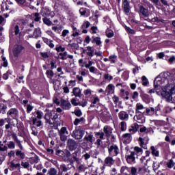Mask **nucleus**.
Segmentation results:
<instances>
[{
  "mask_svg": "<svg viewBox=\"0 0 175 175\" xmlns=\"http://www.w3.org/2000/svg\"><path fill=\"white\" fill-rule=\"evenodd\" d=\"M161 96H163L169 102L172 101L173 99L172 95L175 94V88L174 87L165 86L163 91L161 92Z\"/></svg>",
  "mask_w": 175,
  "mask_h": 175,
  "instance_id": "obj_1",
  "label": "nucleus"
},
{
  "mask_svg": "<svg viewBox=\"0 0 175 175\" xmlns=\"http://www.w3.org/2000/svg\"><path fill=\"white\" fill-rule=\"evenodd\" d=\"M40 14L42 17H51V18L55 16V12L52 11L50 7L48 6L43 7L41 9Z\"/></svg>",
  "mask_w": 175,
  "mask_h": 175,
  "instance_id": "obj_2",
  "label": "nucleus"
},
{
  "mask_svg": "<svg viewBox=\"0 0 175 175\" xmlns=\"http://www.w3.org/2000/svg\"><path fill=\"white\" fill-rule=\"evenodd\" d=\"M84 133H85V131L81 129V128L78 127L73 131L71 136L75 139V140H81V139H83V136H84Z\"/></svg>",
  "mask_w": 175,
  "mask_h": 175,
  "instance_id": "obj_3",
  "label": "nucleus"
},
{
  "mask_svg": "<svg viewBox=\"0 0 175 175\" xmlns=\"http://www.w3.org/2000/svg\"><path fill=\"white\" fill-rule=\"evenodd\" d=\"M59 136L60 137L61 142H66L68 140V135L69 132L66 127H62L60 130L58 131Z\"/></svg>",
  "mask_w": 175,
  "mask_h": 175,
  "instance_id": "obj_4",
  "label": "nucleus"
},
{
  "mask_svg": "<svg viewBox=\"0 0 175 175\" xmlns=\"http://www.w3.org/2000/svg\"><path fill=\"white\" fill-rule=\"evenodd\" d=\"M67 147L70 151H75L79 147V144L74 139L69 138L67 140Z\"/></svg>",
  "mask_w": 175,
  "mask_h": 175,
  "instance_id": "obj_5",
  "label": "nucleus"
},
{
  "mask_svg": "<svg viewBox=\"0 0 175 175\" xmlns=\"http://www.w3.org/2000/svg\"><path fill=\"white\" fill-rule=\"evenodd\" d=\"M23 27H22L21 30L20 26H18V25H16L13 29L15 36H18L19 38H23V36H24V35H25V31H23Z\"/></svg>",
  "mask_w": 175,
  "mask_h": 175,
  "instance_id": "obj_6",
  "label": "nucleus"
},
{
  "mask_svg": "<svg viewBox=\"0 0 175 175\" xmlns=\"http://www.w3.org/2000/svg\"><path fill=\"white\" fill-rule=\"evenodd\" d=\"M23 49H24V47H23V45L15 44L13 48V54H14V57H18V55H20V53H21V51H23Z\"/></svg>",
  "mask_w": 175,
  "mask_h": 175,
  "instance_id": "obj_7",
  "label": "nucleus"
},
{
  "mask_svg": "<svg viewBox=\"0 0 175 175\" xmlns=\"http://www.w3.org/2000/svg\"><path fill=\"white\" fill-rule=\"evenodd\" d=\"M122 8L124 13L131 12V3L128 0H122Z\"/></svg>",
  "mask_w": 175,
  "mask_h": 175,
  "instance_id": "obj_8",
  "label": "nucleus"
},
{
  "mask_svg": "<svg viewBox=\"0 0 175 175\" xmlns=\"http://www.w3.org/2000/svg\"><path fill=\"white\" fill-rule=\"evenodd\" d=\"M54 114V111L46 113L44 116V120H46V123L49 124V125H53L51 120H53V116Z\"/></svg>",
  "mask_w": 175,
  "mask_h": 175,
  "instance_id": "obj_9",
  "label": "nucleus"
},
{
  "mask_svg": "<svg viewBox=\"0 0 175 175\" xmlns=\"http://www.w3.org/2000/svg\"><path fill=\"white\" fill-rule=\"evenodd\" d=\"M136 158L135 157V152H131L129 155L126 156V161L127 163L132 165V163H135Z\"/></svg>",
  "mask_w": 175,
  "mask_h": 175,
  "instance_id": "obj_10",
  "label": "nucleus"
},
{
  "mask_svg": "<svg viewBox=\"0 0 175 175\" xmlns=\"http://www.w3.org/2000/svg\"><path fill=\"white\" fill-rule=\"evenodd\" d=\"M7 115L10 116V117H12L14 120L18 116V111L16 108H12L8 111Z\"/></svg>",
  "mask_w": 175,
  "mask_h": 175,
  "instance_id": "obj_11",
  "label": "nucleus"
},
{
  "mask_svg": "<svg viewBox=\"0 0 175 175\" xmlns=\"http://www.w3.org/2000/svg\"><path fill=\"white\" fill-rule=\"evenodd\" d=\"M139 13L144 16V17L147 18L150 16V13L148 12V9L144 8V5H139Z\"/></svg>",
  "mask_w": 175,
  "mask_h": 175,
  "instance_id": "obj_12",
  "label": "nucleus"
},
{
  "mask_svg": "<svg viewBox=\"0 0 175 175\" xmlns=\"http://www.w3.org/2000/svg\"><path fill=\"white\" fill-rule=\"evenodd\" d=\"M61 106L64 110H69L70 109L72 104L69 101H66V100H61Z\"/></svg>",
  "mask_w": 175,
  "mask_h": 175,
  "instance_id": "obj_13",
  "label": "nucleus"
},
{
  "mask_svg": "<svg viewBox=\"0 0 175 175\" xmlns=\"http://www.w3.org/2000/svg\"><path fill=\"white\" fill-rule=\"evenodd\" d=\"M159 23H162L163 24H165V20L158 18V16H155L153 18L151 19V24L152 25H155V24Z\"/></svg>",
  "mask_w": 175,
  "mask_h": 175,
  "instance_id": "obj_14",
  "label": "nucleus"
},
{
  "mask_svg": "<svg viewBox=\"0 0 175 175\" xmlns=\"http://www.w3.org/2000/svg\"><path fill=\"white\" fill-rule=\"evenodd\" d=\"M72 94L76 97L81 98V90L79 88H74L72 90Z\"/></svg>",
  "mask_w": 175,
  "mask_h": 175,
  "instance_id": "obj_15",
  "label": "nucleus"
},
{
  "mask_svg": "<svg viewBox=\"0 0 175 175\" xmlns=\"http://www.w3.org/2000/svg\"><path fill=\"white\" fill-rule=\"evenodd\" d=\"M96 136H99V139H97L96 141V144L97 146L99 147V146H100V143L102 142V139H103V137L105 136V133H100V132H98L96 133Z\"/></svg>",
  "mask_w": 175,
  "mask_h": 175,
  "instance_id": "obj_16",
  "label": "nucleus"
},
{
  "mask_svg": "<svg viewBox=\"0 0 175 175\" xmlns=\"http://www.w3.org/2000/svg\"><path fill=\"white\" fill-rule=\"evenodd\" d=\"M129 117V115H128V113H126V112L125 111H120L119 113V118L122 121H124V120H128Z\"/></svg>",
  "mask_w": 175,
  "mask_h": 175,
  "instance_id": "obj_17",
  "label": "nucleus"
},
{
  "mask_svg": "<svg viewBox=\"0 0 175 175\" xmlns=\"http://www.w3.org/2000/svg\"><path fill=\"white\" fill-rule=\"evenodd\" d=\"M41 33H42V30L40 29V28L39 27L36 28L33 33V38H35V39H38V38L40 36Z\"/></svg>",
  "mask_w": 175,
  "mask_h": 175,
  "instance_id": "obj_18",
  "label": "nucleus"
},
{
  "mask_svg": "<svg viewBox=\"0 0 175 175\" xmlns=\"http://www.w3.org/2000/svg\"><path fill=\"white\" fill-rule=\"evenodd\" d=\"M113 151L115 155H118V147H117V146H116V145L111 146L109 148V154H111V152H113Z\"/></svg>",
  "mask_w": 175,
  "mask_h": 175,
  "instance_id": "obj_19",
  "label": "nucleus"
},
{
  "mask_svg": "<svg viewBox=\"0 0 175 175\" xmlns=\"http://www.w3.org/2000/svg\"><path fill=\"white\" fill-rule=\"evenodd\" d=\"M161 84H162V81L158 79V78H156L154 81V90H159V88L161 87Z\"/></svg>",
  "mask_w": 175,
  "mask_h": 175,
  "instance_id": "obj_20",
  "label": "nucleus"
},
{
  "mask_svg": "<svg viewBox=\"0 0 175 175\" xmlns=\"http://www.w3.org/2000/svg\"><path fill=\"white\" fill-rule=\"evenodd\" d=\"M47 17L48 16H44V18H42V21H43L44 24H45V25H47L48 27L54 25V24H53V22H51V21H50V18H49Z\"/></svg>",
  "mask_w": 175,
  "mask_h": 175,
  "instance_id": "obj_21",
  "label": "nucleus"
},
{
  "mask_svg": "<svg viewBox=\"0 0 175 175\" xmlns=\"http://www.w3.org/2000/svg\"><path fill=\"white\" fill-rule=\"evenodd\" d=\"M94 53H95V49L91 46L87 47V55L89 57H94Z\"/></svg>",
  "mask_w": 175,
  "mask_h": 175,
  "instance_id": "obj_22",
  "label": "nucleus"
},
{
  "mask_svg": "<svg viewBox=\"0 0 175 175\" xmlns=\"http://www.w3.org/2000/svg\"><path fill=\"white\" fill-rule=\"evenodd\" d=\"M83 140L84 142H88L89 143H94V135L91 134L85 135Z\"/></svg>",
  "mask_w": 175,
  "mask_h": 175,
  "instance_id": "obj_23",
  "label": "nucleus"
},
{
  "mask_svg": "<svg viewBox=\"0 0 175 175\" xmlns=\"http://www.w3.org/2000/svg\"><path fill=\"white\" fill-rule=\"evenodd\" d=\"M139 129V124L137 123H134L133 125L131 126V129H129V132H133V133H135V132H137Z\"/></svg>",
  "mask_w": 175,
  "mask_h": 175,
  "instance_id": "obj_24",
  "label": "nucleus"
},
{
  "mask_svg": "<svg viewBox=\"0 0 175 175\" xmlns=\"http://www.w3.org/2000/svg\"><path fill=\"white\" fill-rule=\"evenodd\" d=\"M134 120H135V121H137V122H138L139 124H144V122H146V120L142 119L141 116H135Z\"/></svg>",
  "mask_w": 175,
  "mask_h": 175,
  "instance_id": "obj_25",
  "label": "nucleus"
},
{
  "mask_svg": "<svg viewBox=\"0 0 175 175\" xmlns=\"http://www.w3.org/2000/svg\"><path fill=\"white\" fill-rule=\"evenodd\" d=\"M105 33L107 38H113L114 36V31L109 28L106 30Z\"/></svg>",
  "mask_w": 175,
  "mask_h": 175,
  "instance_id": "obj_26",
  "label": "nucleus"
},
{
  "mask_svg": "<svg viewBox=\"0 0 175 175\" xmlns=\"http://www.w3.org/2000/svg\"><path fill=\"white\" fill-rule=\"evenodd\" d=\"M16 157H19L21 159H24V158H25V154L21 152V150H16Z\"/></svg>",
  "mask_w": 175,
  "mask_h": 175,
  "instance_id": "obj_27",
  "label": "nucleus"
},
{
  "mask_svg": "<svg viewBox=\"0 0 175 175\" xmlns=\"http://www.w3.org/2000/svg\"><path fill=\"white\" fill-rule=\"evenodd\" d=\"M106 165H113L114 164V160L111 157H107L105 160Z\"/></svg>",
  "mask_w": 175,
  "mask_h": 175,
  "instance_id": "obj_28",
  "label": "nucleus"
},
{
  "mask_svg": "<svg viewBox=\"0 0 175 175\" xmlns=\"http://www.w3.org/2000/svg\"><path fill=\"white\" fill-rule=\"evenodd\" d=\"M126 31L127 32V33H131V35H135V33H136V31H135L134 29H131V27H128V26H125L124 27Z\"/></svg>",
  "mask_w": 175,
  "mask_h": 175,
  "instance_id": "obj_29",
  "label": "nucleus"
},
{
  "mask_svg": "<svg viewBox=\"0 0 175 175\" xmlns=\"http://www.w3.org/2000/svg\"><path fill=\"white\" fill-rule=\"evenodd\" d=\"M150 150L152 151V154L154 155V157H159V152L156 150L155 147L151 146Z\"/></svg>",
  "mask_w": 175,
  "mask_h": 175,
  "instance_id": "obj_30",
  "label": "nucleus"
},
{
  "mask_svg": "<svg viewBox=\"0 0 175 175\" xmlns=\"http://www.w3.org/2000/svg\"><path fill=\"white\" fill-rule=\"evenodd\" d=\"M92 43L93 44L96 43V44H101L102 42H100V38L99 37L93 38V40H92Z\"/></svg>",
  "mask_w": 175,
  "mask_h": 175,
  "instance_id": "obj_31",
  "label": "nucleus"
},
{
  "mask_svg": "<svg viewBox=\"0 0 175 175\" xmlns=\"http://www.w3.org/2000/svg\"><path fill=\"white\" fill-rule=\"evenodd\" d=\"M46 75H47L49 79L51 80L54 76V72H53V70H46Z\"/></svg>",
  "mask_w": 175,
  "mask_h": 175,
  "instance_id": "obj_32",
  "label": "nucleus"
},
{
  "mask_svg": "<svg viewBox=\"0 0 175 175\" xmlns=\"http://www.w3.org/2000/svg\"><path fill=\"white\" fill-rule=\"evenodd\" d=\"M79 13L81 16H85L87 14V8H81L79 9Z\"/></svg>",
  "mask_w": 175,
  "mask_h": 175,
  "instance_id": "obj_33",
  "label": "nucleus"
},
{
  "mask_svg": "<svg viewBox=\"0 0 175 175\" xmlns=\"http://www.w3.org/2000/svg\"><path fill=\"white\" fill-rule=\"evenodd\" d=\"M79 154V152L75 151L72 154V158H73L74 161H75V162H79V158H77V154Z\"/></svg>",
  "mask_w": 175,
  "mask_h": 175,
  "instance_id": "obj_34",
  "label": "nucleus"
},
{
  "mask_svg": "<svg viewBox=\"0 0 175 175\" xmlns=\"http://www.w3.org/2000/svg\"><path fill=\"white\" fill-rule=\"evenodd\" d=\"M82 121H84V118H76L74 121V125H79V122H82Z\"/></svg>",
  "mask_w": 175,
  "mask_h": 175,
  "instance_id": "obj_35",
  "label": "nucleus"
},
{
  "mask_svg": "<svg viewBox=\"0 0 175 175\" xmlns=\"http://www.w3.org/2000/svg\"><path fill=\"white\" fill-rule=\"evenodd\" d=\"M42 40L44 42L46 43V44H53V40H49L46 38H42Z\"/></svg>",
  "mask_w": 175,
  "mask_h": 175,
  "instance_id": "obj_36",
  "label": "nucleus"
},
{
  "mask_svg": "<svg viewBox=\"0 0 175 175\" xmlns=\"http://www.w3.org/2000/svg\"><path fill=\"white\" fill-rule=\"evenodd\" d=\"M34 17H35L34 21H36V23H38V21H40L41 17L39 16V13L38 12L34 13Z\"/></svg>",
  "mask_w": 175,
  "mask_h": 175,
  "instance_id": "obj_37",
  "label": "nucleus"
},
{
  "mask_svg": "<svg viewBox=\"0 0 175 175\" xmlns=\"http://www.w3.org/2000/svg\"><path fill=\"white\" fill-rule=\"evenodd\" d=\"M131 175H137V169L135 167H132L131 169Z\"/></svg>",
  "mask_w": 175,
  "mask_h": 175,
  "instance_id": "obj_38",
  "label": "nucleus"
},
{
  "mask_svg": "<svg viewBox=\"0 0 175 175\" xmlns=\"http://www.w3.org/2000/svg\"><path fill=\"white\" fill-rule=\"evenodd\" d=\"M142 79L143 81L142 85L144 86L147 85L148 84V79H147V77H146V76H143Z\"/></svg>",
  "mask_w": 175,
  "mask_h": 175,
  "instance_id": "obj_39",
  "label": "nucleus"
},
{
  "mask_svg": "<svg viewBox=\"0 0 175 175\" xmlns=\"http://www.w3.org/2000/svg\"><path fill=\"white\" fill-rule=\"evenodd\" d=\"M104 132L106 134V136L109 137L110 135H111V131H110L108 129L107 126H104Z\"/></svg>",
  "mask_w": 175,
  "mask_h": 175,
  "instance_id": "obj_40",
  "label": "nucleus"
},
{
  "mask_svg": "<svg viewBox=\"0 0 175 175\" xmlns=\"http://www.w3.org/2000/svg\"><path fill=\"white\" fill-rule=\"evenodd\" d=\"M74 113L75 114V116H77V117H81V116H83V113L80 109L75 110L74 111Z\"/></svg>",
  "mask_w": 175,
  "mask_h": 175,
  "instance_id": "obj_41",
  "label": "nucleus"
},
{
  "mask_svg": "<svg viewBox=\"0 0 175 175\" xmlns=\"http://www.w3.org/2000/svg\"><path fill=\"white\" fill-rule=\"evenodd\" d=\"M49 174L57 175V170H55V168H51L50 170L49 171Z\"/></svg>",
  "mask_w": 175,
  "mask_h": 175,
  "instance_id": "obj_42",
  "label": "nucleus"
},
{
  "mask_svg": "<svg viewBox=\"0 0 175 175\" xmlns=\"http://www.w3.org/2000/svg\"><path fill=\"white\" fill-rule=\"evenodd\" d=\"M120 126H121L120 129L122 131H124L126 129V123L125 122H121Z\"/></svg>",
  "mask_w": 175,
  "mask_h": 175,
  "instance_id": "obj_43",
  "label": "nucleus"
},
{
  "mask_svg": "<svg viewBox=\"0 0 175 175\" xmlns=\"http://www.w3.org/2000/svg\"><path fill=\"white\" fill-rule=\"evenodd\" d=\"M90 25H91V23H90V22L88 21H85V23H83V24L82 25V28H90Z\"/></svg>",
  "mask_w": 175,
  "mask_h": 175,
  "instance_id": "obj_44",
  "label": "nucleus"
},
{
  "mask_svg": "<svg viewBox=\"0 0 175 175\" xmlns=\"http://www.w3.org/2000/svg\"><path fill=\"white\" fill-rule=\"evenodd\" d=\"M56 155H58L59 157H65V153L64 151L58 150L56 152Z\"/></svg>",
  "mask_w": 175,
  "mask_h": 175,
  "instance_id": "obj_45",
  "label": "nucleus"
},
{
  "mask_svg": "<svg viewBox=\"0 0 175 175\" xmlns=\"http://www.w3.org/2000/svg\"><path fill=\"white\" fill-rule=\"evenodd\" d=\"M59 55H60V57H61V59H63V60H65V59H66V55H68V53H66V52H64V53H60L59 54Z\"/></svg>",
  "mask_w": 175,
  "mask_h": 175,
  "instance_id": "obj_46",
  "label": "nucleus"
},
{
  "mask_svg": "<svg viewBox=\"0 0 175 175\" xmlns=\"http://www.w3.org/2000/svg\"><path fill=\"white\" fill-rule=\"evenodd\" d=\"M60 169L62 170V172H68L69 170V168L66 167L65 164L61 165Z\"/></svg>",
  "mask_w": 175,
  "mask_h": 175,
  "instance_id": "obj_47",
  "label": "nucleus"
},
{
  "mask_svg": "<svg viewBox=\"0 0 175 175\" xmlns=\"http://www.w3.org/2000/svg\"><path fill=\"white\" fill-rule=\"evenodd\" d=\"M55 50L56 51H57V53H59V51H62V53H63V51H65V48L59 46L56 47Z\"/></svg>",
  "mask_w": 175,
  "mask_h": 175,
  "instance_id": "obj_48",
  "label": "nucleus"
},
{
  "mask_svg": "<svg viewBox=\"0 0 175 175\" xmlns=\"http://www.w3.org/2000/svg\"><path fill=\"white\" fill-rule=\"evenodd\" d=\"M167 166L170 169H172V167L174 166V163L173 162V160H170V162L167 163Z\"/></svg>",
  "mask_w": 175,
  "mask_h": 175,
  "instance_id": "obj_49",
  "label": "nucleus"
},
{
  "mask_svg": "<svg viewBox=\"0 0 175 175\" xmlns=\"http://www.w3.org/2000/svg\"><path fill=\"white\" fill-rule=\"evenodd\" d=\"M90 21H94V23H96V24H98V20L96 19V17H94V16H92L89 18Z\"/></svg>",
  "mask_w": 175,
  "mask_h": 175,
  "instance_id": "obj_50",
  "label": "nucleus"
},
{
  "mask_svg": "<svg viewBox=\"0 0 175 175\" xmlns=\"http://www.w3.org/2000/svg\"><path fill=\"white\" fill-rule=\"evenodd\" d=\"M152 167H153L154 172H156L157 169H159L160 165L159 164H157V163H153Z\"/></svg>",
  "mask_w": 175,
  "mask_h": 175,
  "instance_id": "obj_51",
  "label": "nucleus"
},
{
  "mask_svg": "<svg viewBox=\"0 0 175 175\" xmlns=\"http://www.w3.org/2000/svg\"><path fill=\"white\" fill-rule=\"evenodd\" d=\"M143 109H144V107L143 106V105L142 104H137L136 105V110H143Z\"/></svg>",
  "mask_w": 175,
  "mask_h": 175,
  "instance_id": "obj_52",
  "label": "nucleus"
},
{
  "mask_svg": "<svg viewBox=\"0 0 175 175\" xmlns=\"http://www.w3.org/2000/svg\"><path fill=\"white\" fill-rule=\"evenodd\" d=\"M21 165L23 166L25 169H27L29 167V162H22Z\"/></svg>",
  "mask_w": 175,
  "mask_h": 175,
  "instance_id": "obj_53",
  "label": "nucleus"
},
{
  "mask_svg": "<svg viewBox=\"0 0 175 175\" xmlns=\"http://www.w3.org/2000/svg\"><path fill=\"white\" fill-rule=\"evenodd\" d=\"M64 155H65V157H66V158H69V157H70V156L72 154H70V152L69 150H64Z\"/></svg>",
  "mask_w": 175,
  "mask_h": 175,
  "instance_id": "obj_54",
  "label": "nucleus"
},
{
  "mask_svg": "<svg viewBox=\"0 0 175 175\" xmlns=\"http://www.w3.org/2000/svg\"><path fill=\"white\" fill-rule=\"evenodd\" d=\"M10 167H15V169H17V167H20V163L14 164V163L12 162L10 164Z\"/></svg>",
  "mask_w": 175,
  "mask_h": 175,
  "instance_id": "obj_55",
  "label": "nucleus"
},
{
  "mask_svg": "<svg viewBox=\"0 0 175 175\" xmlns=\"http://www.w3.org/2000/svg\"><path fill=\"white\" fill-rule=\"evenodd\" d=\"M139 141L140 142L141 147H142L143 148H146V146H144V141L143 138L139 137Z\"/></svg>",
  "mask_w": 175,
  "mask_h": 175,
  "instance_id": "obj_56",
  "label": "nucleus"
},
{
  "mask_svg": "<svg viewBox=\"0 0 175 175\" xmlns=\"http://www.w3.org/2000/svg\"><path fill=\"white\" fill-rule=\"evenodd\" d=\"M15 144H14V142H10V143H9V144H8V148H14V147H15Z\"/></svg>",
  "mask_w": 175,
  "mask_h": 175,
  "instance_id": "obj_57",
  "label": "nucleus"
},
{
  "mask_svg": "<svg viewBox=\"0 0 175 175\" xmlns=\"http://www.w3.org/2000/svg\"><path fill=\"white\" fill-rule=\"evenodd\" d=\"M154 92H156L157 95H159V92L157 89H151L149 90V94H154Z\"/></svg>",
  "mask_w": 175,
  "mask_h": 175,
  "instance_id": "obj_58",
  "label": "nucleus"
},
{
  "mask_svg": "<svg viewBox=\"0 0 175 175\" xmlns=\"http://www.w3.org/2000/svg\"><path fill=\"white\" fill-rule=\"evenodd\" d=\"M68 32H69V30H68V29L63 30L62 36H63V38H65V36H66L68 35Z\"/></svg>",
  "mask_w": 175,
  "mask_h": 175,
  "instance_id": "obj_59",
  "label": "nucleus"
},
{
  "mask_svg": "<svg viewBox=\"0 0 175 175\" xmlns=\"http://www.w3.org/2000/svg\"><path fill=\"white\" fill-rule=\"evenodd\" d=\"M15 1L19 5H24V3H25V2H27L26 0H15Z\"/></svg>",
  "mask_w": 175,
  "mask_h": 175,
  "instance_id": "obj_60",
  "label": "nucleus"
},
{
  "mask_svg": "<svg viewBox=\"0 0 175 175\" xmlns=\"http://www.w3.org/2000/svg\"><path fill=\"white\" fill-rule=\"evenodd\" d=\"M107 90H109L108 93L110 94V92L113 91V85L111 84L108 85Z\"/></svg>",
  "mask_w": 175,
  "mask_h": 175,
  "instance_id": "obj_61",
  "label": "nucleus"
},
{
  "mask_svg": "<svg viewBox=\"0 0 175 175\" xmlns=\"http://www.w3.org/2000/svg\"><path fill=\"white\" fill-rule=\"evenodd\" d=\"M36 6H39L40 5H43L44 0H36Z\"/></svg>",
  "mask_w": 175,
  "mask_h": 175,
  "instance_id": "obj_62",
  "label": "nucleus"
},
{
  "mask_svg": "<svg viewBox=\"0 0 175 175\" xmlns=\"http://www.w3.org/2000/svg\"><path fill=\"white\" fill-rule=\"evenodd\" d=\"M2 59L3 61V66H4V68H6V66H8V61L6 60V57H3Z\"/></svg>",
  "mask_w": 175,
  "mask_h": 175,
  "instance_id": "obj_63",
  "label": "nucleus"
},
{
  "mask_svg": "<svg viewBox=\"0 0 175 175\" xmlns=\"http://www.w3.org/2000/svg\"><path fill=\"white\" fill-rule=\"evenodd\" d=\"M40 54L43 58H49V54L47 53H42L41 52Z\"/></svg>",
  "mask_w": 175,
  "mask_h": 175,
  "instance_id": "obj_64",
  "label": "nucleus"
}]
</instances>
